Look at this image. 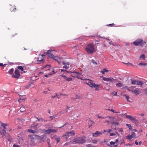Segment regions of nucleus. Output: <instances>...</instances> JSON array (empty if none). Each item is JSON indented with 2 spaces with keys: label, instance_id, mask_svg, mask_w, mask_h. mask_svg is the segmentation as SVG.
I'll return each instance as SVG.
<instances>
[{
  "label": "nucleus",
  "instance_id": "1",
  "mask_svg": "<svg viewBox=\"0 0 147 147\" xmlns=\"http://www.w3.org/2000/svg\"><path fill=\"white\" fill-rule=\"evenodd\" d=\"M86 49L89 54H91L95 51L94 45L92 44L88 45L86 47Z\"/></svg>",
  "mask_w": 147,
  "mask_h": 147
},
{
  "label": "nucleus",
  "instance_id": "2",
  "mask_svg": "<svg viewBox=\"0 0 147 147\" xmlns=\"http://www.w3.org/2000/svg\"><path fill=\"white\" fill-rule=\"evenodd\" d=\"M53 51V50H49L47 52H45V53H46L48 54L49 57L53 58L55 60H57V61L59 64L60 62L59 61H58V60L59 59H60V58H59L58 57H57V56H54L53 54H51V52Z\"/></svg>",
  "mask_w": 147,
  "mask_h": 147
},
{
  "label": "nucleus",
  "instance_id": "3",
  "mask_svg": "<svg viewBox=\"0 0 147 147\" xmlns=\"http://www.w3.org/2000/svg\"><path fill=\"white\" fill-rule=\"evenodd\" d=\"M85 141V140L83 137H79L75 138L74 139L73 142L76 143L82 144Z\"/></svg>",
  "mask_w": 147,
  "mask_h": 147
},
{
  "label": "nucleus",
  "instance_id": "4",
  "mask_svg": "<svg viewBox=\"0 0 147 147\" xmlns=\"http://www.w3.org/2000/svg\"><path fill=\"white\" fill-rule=\"evenodd\" d=\"M72 73V72L71 71H67L66 69H61V72L60 73V76L61 75L63 74L66 77L67 76L70 75L71 76V74H70Z\"/></svg>",
  "mask_w": 147,
  "mask_h": 147
},
{
  "label": "nucleus",
  "instance_id": "5",
  "mask_svg": "<svg viewBox=\"0 0 147 147\" xmlns=\"http://www.w3.org/2000/svg\"><path fill=\"white\" fill-rule=\"evenodd\" d=\"M75 135V133L74 131L72 130L70 132H66L65 133V135L63 136H65V138H66V140H67V139L69 137L72 136H74Z\"/></svg>",
  "mask_w": 147,
  "mask_h": 147
},
{
  "label": "nucleus",
  "instance_id": "6",
  "mask_svg": "<svg viewBox=\"0 0 147 147\" xmlns=\"http://www.w3.org/2000/svg\"><path fill=\"white\" fill-rule=\"evenodd\" d=\"M126 117L127 118H128L131 121H132L133 123L136 124L138 123V120L135 119L131 115H126Z\"/></svg>",
  "mask_w": 147,
  "mask_h": 147
},
{
  "label": "nucleus",
  "instance_id": "7",
  "mask_svg": "<svg viewBox=\"0 0 147 147\" xmlns=\"http://www.w3.org/2000/svg\"><path fill=\"white\" fill-rule=\"evenodd\" d=\"M14 74L15 75H13L12 77L15 78H18L20 76L19 71L18 69H16L15 71Z\"/></svg>",
  "mask_w": 147,
  "mask_h": 147
},
{
  "label": "nucleus",
  "instance_id": "8",
  "mask_svg": "<svg viewBox=\"0 0 147 147\" xmlns=\"http://www.w3.org/2000/svg\"><path fill=\"white\" fill-rule=\"evenodd\" d=\"M143 40L142 39H138L133 42V44L135 46H138L142 42Z\"/></svg>",
  "mask_w": 147,
  "mask_h": 147
},
{
  "label": "nucleus",
  "instance_id": "9",
  "mask_svg": "<svg viewBox=\"0 0 147 147\" xmlns=\"http://www.w3.org/2000/svg\"><path fill=\"white\" fill-rule=\"evenodd\" d=\"M0 133L1 134V135L2 136V137L3 139L6 138L7 134L6 131L5 129H3L2 131H0Z\"/></svg>",
  "mask_w": 147,
  "mask_h": 147
},
{
  "label": "nucleus",
  "instance_id": "10",
  "mask_svg": "<svg viewBox=\"0 0 147 147\" xmlns=\"http://www.w3.org/2000/svg\"><path fill=\"white\" fill-rule=\"evenodd\" d=\"M137 137L135 134V133L134 132H133L132 134L130 135L127 136H126V138L131 140L132 138H135Z\"/></svg>",
  "mask_w": 147,
  "mask_h": 147
},
{
  "label": "nucleus",
  "instance_id": "11",
  "mask_svg": "<svg viewBox=\"0 0 147 147\" xmlns=\"http://www.w3.org/2000/svg\"><path fill=\"white\" fill-rule=\"evenodd\" d=\"M101 77L102 78L103 80L105 81L113 82L114 80V79L113 78H106L103 76H102Z\"/></svg>",
  "mask_w": 147,
  "mask_h": 147
},
{
  "label": "nucleus",
  "instance_id": "12",
  "mask_svg": "<svg viewBox=\"0 0 147 147\" xmlns=\"http://www.w3.org/2000/svg\"><path fill=\"white\" fill-rule=\"evenodd\" d=\"M102 134V132L98 131H96L95 133H92L93 136L95 137H97Z\"/></svg>",
  "mask_w": 147,
  "mask_h": 147
},
{
  "label": "nucleus",
  "instance_id": "13",
  "mask_svg": "<svg viewBox=\"0 0 147 147\" xmlns=\"http://www.w3.org/2000/svg\"><path fill=\"white\" fill-rule=\"evenodd\" d=\"M61 76L64 78V79L68 81H71L72 80V78H67L65 76L63 75H61Z\"/></svg>",
  "mask_w": 147,
  "mask_h": 147
},
{
  "label": "nucleus",
  "instance_id": "14",
  "mask_svg": "<svg viewBox=\"0 0 147 147\" xmlns=\"http://www.w3.org/2000/svg\"><path fill=\"white\" fill-rule=\"evenodd\" d=\"M45 56V55H40L39 57L38 58V62L37 63H40L39 62L42 61L43 60V56Z\"/></svg>",
  "mask_w": 147,
  "mask_h": 147
},
{
  "label": "nucleus",
  "instance_id": "15",
  "mask_svg": "<svg viewBox=\"0 0 147 147\" xmlns=\"http://www.w3.org/2000/svg\"><path fill=\"white\" fill-rule=\"evenodd\" d=\"M119 124V122L115 121H113V122L112 125L111 126V128L113 129H116V128H114V125H118Z\"/></svg>",
  "mask_w": 147,
  "mask_h": 147
},
{
  "label": "nucleus",
  "instance_id": "16",
  "mask_svg": "<svg viewBox=\"0 0 147 147\" xmlns=\"http://www.w3.org/2000/svg\"><path fill=\"white\" fill-rule=\"evenodd\" d=\"M6 137L7 138L8 140L10 142L12 141V138L10 136L9 134H7Z\"/></svg>",
  "mask_w": 147,
  "mask_h": 147
},
{
  "label": "nucleus",
  "instance_id": "17",
  "mask_svg": "<svg viewBox=\"0 0 147 147\" xmlns=\"http://www.w3.org/2000/svg\"><path fill=\"white\" fill-rule=\"evenodd\" d=\"M116 143L115 142L111 141L110 142V144H109L108 145L111 147L112 145H113V146L114 147H116L117 146V144L115 145Z\"/></svg>",
  "mask_w": 147,
  "mask_h": 147
},
{
  "label": "nucleus",
  "instance_id": "18",
  "mask_svg": "<svg viewBox=\"0 0 147 147\" xmlns=\"http://www.w3.org/2000/svg\"><path fill=\"white\" fill-rule=\"evenodd\" d=\"M133 92L134 93L137 94L140 93L139 89L138 88H136Z\"/></svg>",
  "mask_w": 147,
  "mask_h": 147
},
{
  "label": "nucleus",
  "instance_id": "19",
  "mask_svg": "<svg viewBox=\"0 0 147 147\" xmlns=\"http://www.w3.org/2000/svg\"><path fill=\"white\" fill-rule=\"evenodd\" d=\"M72 73H75L76 74L78 75L79 76H84L83 74H82V72H79L73 71L72 72Z\"/></svg>",
  "mask_w": 147,
  "mask_h": 147
},
{
  "label": "nucleus",
  "instance_id": "20",
  "mask_svg": "<svg viewBox=\"0 0 147 147\" xmlns=\"http://www.w3.org/2000/svg\"><path fill=\"white\" fill-rule=\"evenodd\" d=\"M28 131L30 133L34 134L37 132V131L35 130H32L30 129H28Z\"/></svg>",
  "mask_w": 147,
  "mask_h": 147
},
{
  "label": "nucleus",
  "instance_id": "21",
  "mask_svg": "<svg viewBox=\"0 0 147 147\" xmlns=\"http://www.w3.org/2000/svg\"><path fill=\"white\" fill-rule=\"evenodd\" d=\"M108 71L107 69L104 68L103 69L102 71H101V72L102 74H105V72H107Z\"/></svg>",
  "mask_w": 147,
  "mask_h": 147
},
{
  "label": "nucleus",
  "instance_id": "22",
  "mask_svg": "<svg viewBox=\"0 0 147 147\" xmlns=\"http://www.w3.org/2000/svg\"><path fill=\"white\" fill-rule=\"evenodd\" d=\"M94 83H92L91 82H88L87 84L90 87H93V85Z\"/></svg>",
  "mask_w": 147,
  "mask_h": 147
},
{
  "label": "nucleus",
  "instance_id": "23",
  "mask_svg": "<svg viewBox=\"0 0 147 147\" xmlns=\"http://www.w3.org/2000/svg\"><path fill=\"white\" fill-rule=\"evenodd\" d=\"M145 58V55L142 54L141 55L140 57V59H144Z\"/></svg>",
  "mask_w": 147,
  "mask_h": 147
},
{
  "label": "nucleus",
  "instance_id": "24",
  "mask_svg": "<svg viewBox=\"0 0 147 147\" xmlns=\"http://www.w3.org/2000/svg\"><path fill=\"white\" fill-rule=\"evenodd\" d=\"M20 112H24L25 111V108L23 106L20 107Z\"/></svg>",
  "mask_w": 147,
  "mask_h": 147
},
{
  "label": "nucleus",
  "instance_id": "25",
  "mask_svg": "<svg viewBox=\"0 0 147 147\" xmlns=\"http://www.w3.org/2000/svg\"><path fill=\"white\" fill-rule=\"evenodd\" d=\"M44 132L45 134L50 133V129H48L47 130H44Z\"/></svg>",
  "mask_w": 147,
  "mask_h": 147
},
{
  "label": "nucleus",
  "instance_id": "26",
  "mask_svg": "<svg viewBox=\"0 0 147 147\" xmlns=\"http://www.w3.org/2000/svg\"><path fill=\"white\" fill-rule=\"evenodd\" d=\"M18 68L20 70L23 71L24 70V68L22 66H19L18 67Z\"/></svg>",
  "mask_w": 147,
  "mask_h": 147
},
{
  "label": "nucleus",
  "instance_id": "27",
  "mask_svg": "<svg viewBox=\"0 0 147 147\" xmlns=\"http://www.w3.org/2000/svg\"><path fill=\"white\" fill-rule=\"evenodd\" d=\"M137 85H143V83L142 82V81H137Z\"/></svg>",
  "mask_w": 147,
  "mask_h": 147
},
{
  "label": "nucleus",
  "instance_id": "28",
  "mask_svg": "<svg viewBox=\"0 0 147 147\" xmlns=\"http://www.w3.org/2000/svg\"><path fill=\"white\" fill-rule=\"evenodd\" d=\"M99 85L98 84H95L94 83L93 85V87L96 88V89L98 88Z\"/></svg>",
  "mask_w": 147,
  "mask_h": 147
},
{
  "label": "nucleus",
  "instance_id": "29",
  "mask_svg": "<svg viewBox=\"0 0 147 147\" xmlns=\"http://www.w3.org/2000/svg\"><path fill=\"white\" fill-rule=\"evenodd\" d=\"M116 85L119 87H121L123 85L121 83L119 82L116 84Z\"/></svg>",
  "mask_w": 147,
  "mask_h": 147
},
{
  "label": "nucleus",
  "instance_id": "30",
  "mask_svg": "<svg viewBox=\"0 0 147 147\" xmlns=\"http://www.w3.org/2000/svg\"><path fill=\"white\" fill-rule=\"evenodd\" d=\"M57 131V130L50 129V133L52 132L55 133Z\"/></svg>",
  "mask_w": 147,
  "mask_h": 147
},
{
  "label": "nucleus",
  "instance_id": "31",
  "mask_svg": "<svg viewBox=\"0 0 147 147\" xmlns=\"http://www.w3.org/2000/svg\"><path fill=\"white\" fill-rule=\"evenodd\" d=\"M126 125L129 127V130H131L132 129V127L131 124H127Z\"/></svg>",
  "mask_w": 147,
  "mask_h": 147
},
{
  "label": "nucleus",
  "instance_id": "32",
  "mask_svg": "<svg viewBox=\"0 0 147 147\" xmlns=\"http://www.w3.org/2000/svg\"><path fill=\"white\" fill-rule=\"evenodd\" d=\"M36 118L38 120L36 121V122H37L38 121H42L43 120V119L42 118H41L40 119H38L37 117H34L32 118Z\"/></svg>",
  "mask_w": 147,
  "mask_h": 147
},
{
  "label": "nucleus",
  "instance_id": "33",
  "mask_svg": "<svg viewBox=\"0 0 147 147\" xmlns=\"http://www.w3.org/2000/svg\"><path fill=\"white\" fill-rule=\"evenodd\" d=\"M63 67L64 68H65V69H68L69 68V65H64Z\"/></svg>",
  "mask_w": 147,
  "mask_h": 147
},
{
  "label": "nucleus",
  "instance_id": "34",
  "mask_svg": "<svg viewBox=\"0 0 147 147\" xmlns=\"http://www.w3.org/2000/svg\"><path fill=\"white\" fill-rule=\"evenodd\" d=\"M63 65H69V63L68 62H66L65 61H63L62 62Z\"/></svg>",
  "mask_w": 147,
  "mask_h": 147
},
{
  "label": "nucleus",
  "instance_id": "35",
  "mask_svg": "<svg viewBox=\"0 0 147 147\" xmlns=\"http://www.w3.org/2000/svg\"><path fill=\"white\" fill-rule=\"evenodd\" d=\"M14 71V69H11L8 71V73L10 74H11Z\"/></svg>",
  "mask_w": 147,
  "mask_h": 147
},
{
  "label": "nucleus",
  "instance_id": "36",
  "mask_svg": "<svg viewBox=\"0 0 147 147\" xmlns=\"http://www.w3.org/2000/svg\"><path fill=\"white\" fill-rule=\"evenodd\" d=\"M131 81V83L134 84H135L136 83V82H137V81L135 80L132 79Z\"/></svg>",
  "mask_w": 147,
  "mask_h": 147
},
{
  "label": "nucleus",
  "instance_id": "37",
  "mask_svg": "<svg viewBox=\"0 0 147 147\" xmlns=\"http://www.w3.org/2000/svg\"><path fill=\"white\" fill-rule=\"evenodd\" d=\"M138 65H144V66H146L147 65V63H140Z\"/></svg>",
  "mask_w": 147,
  "mask_h": 147
},
{
  "label": "nucleus",
  "instance_id": "38",
  "mask_svg": "<svg viewBox=\"0 0 147 147\" xmlns=\"http://www.w3.org/2000/svg\"><path fill=\"white\" fill-rule=\"evenodd\" d=\"M84 80L86 82L85 83L87 84V83L89 82V81H91V80L88 79H85Z\"/></svg>",
  "mask_w": 147,
  "mask_h": 147
},
{
  "label": "nucleus",
  "instance_id": "39",
  "mask_svg": "<svg viewBox=\"0 0 147 147\" xmlns=\"http://www.w3.org/2000/svg\"><path fill=\"white\" fill-rule=\"evenodd\" d=\"M41 124L40 123H38L36 126V128H38L40 127L41 126Z\"/></svg>",
  "mask_w": 147,
  "mask_h": 147
},
{
  "label": "nucleus",
  "instance_id": "40",
  "mask_svg": "<svg viewBox=\"0 0 147 147\" xmlns=\"http://www.w3.org/2000/svg\"><path fill=\"white\" fill-rule=\"evenodd\" d=\"M91 62L93 64H94L95 65H96L97 64V63L94 60H91Z\"/></svg>",
  "mask_w": 147,
  "mask_h": 147
},
{
  "label": "nucleus",
  "instance_id": "41",
  "mask_svg": "<svg viewBox=\"0 0 147 147\" xmlns=\"http://www.w3.org/2000/svg\"><path fill=\"white\" fill-rule=\"evenodd\" d=\"M125 98H126L127 100L128 101H129V102H130L129 100V96H127V95H124Z\"/></svg>",
  "mask_w": 147,
  "mask_h": 147
},
{
  "label": "nucleus",
  "instance_id": "42",
  "mask_svg": "<svg viewBox=\"0 0 147 147\" xmlns=\"http://www.w3.org/2000/svg\"><path fill=\"white\" fill-rule=\"evenodd\" d=\"M97 140H93L92 141V142L93 143H95V144L97 142Z\"/></svg>",
  "mask_w": 147,
  "mask_h": 147
},
{
  "label": "nucleus",
  "instance_id": "43",
  "mask_svg": "<svg viewBox=\"0 0 147 147\" xmlns=\"http://www.w3.org/2000/svg\"><path fill=\"white\" fill-rule=\"evenodd\" d=\"M142 121L143 122H144L146 124H147V121L145 119H143Z\"/></svg>",
  "mask_w": 147,
  "mask_h": 147
},
{
  "label": "nucleus",
  "instance_id": "44",
  "mask_svg": "<svg viewBox=\"0 0 147 147\" xmlns=\"http://www.w3.org/2000/svg\"><path fill=\"white\" fill-rule=\"evenodd\" d=\"M56 97H58V95H57V93H55V95L54 96H52V97L53 98H55Z\"/></svg>",
  "mask_w": 147,
  "mask_h": 147
},
{
  "label": "nucleus",
  "instance_id": "45",
  "mask_svg": "<svg viewBox=\"0 0 147 147\" xmlns=\"http://www.w3.org/2000/svg\"><path fill=\"white\" fill-rule=\"evenodd\" d=\"M13 147H19V146L18 145L14 144L13 146Z\"/></svg>",
  "mask_w": 147,
  "mask_h": 147
},
{
  "label": "nucleus",
  "instance_id": "46",
  "mask_svg": "<svg viewBox=\"0 0 147 147\" xmlns=\"http://www.w3.org/2000/svg\"><path fill=\"white\" fill-rule=\"evenodd\" d=\"M87 146L88 147H96V146H92L90 144H88Z\"/></svg>",
  "mask_w": 147,
  "mask_h": 147
},
{
  "label": "nucleus",
  "instance_id": "47",
  "mask_svg": "<svg viewBox=\"0 0 147 147\" xmlns=\"http://www.w3.org/2000/svg\"><path fill=\"white\" fill-rule=\"evenodd\" d=\"M110 135L111 136H112L115 135V134L113 133H111L110 134Z\"/></svg>",
  "mask_w": 147,
  "mask_h": 147
},
{
  "label": "nucleus",
  "instance_id": "48",
  "mask_svg": "<svg viewBox=\"0 0 147 147\" xmlns=\"http://www.w3.org/2000/svg\"><path fill=\"white\" fill-rule=\"evenodd\" d=\"M58 137H59L58 136V137L56 136H54L55 138V139L56 140H58Z\"/></svg>",
  "mask_w": 147,
  "mask_h": 147
},
{
  "label": "nucleus",
  "instance_id": "49",
  "mask_svg": "<svg viewBox=\"0 0 147 147\" xmlns=\"http://www.w3.org/2000/svg\"><path fill=\"white\" fill-rule=\"evenodd\" d=\"M60 138L59 137H58V140H57V143H58L59 142Z\"/></svg>",
  "mask_w": 147,
  "mask_h": 147
},
{
  "label": "nucleus",
  "instance_id": "50",
  "mask_svg": "<svg viewBox=\"0 0 147 147\" xmlns=\"http://www.w3.org/2000/svg\"><path fill=\"white\" fill-rule=\"evenodd\" d=\"M54 73L53 74H55V69H53L52 71ZM53 74H50V75H52Z\"/></svg>",
  "mask_w": 147,
  "mask_h": 147
},
{
  "label": "nucleus",
  "instance_id": "51",
  "mask_svg": "<svg viewBox=\"0 0 147 147\" xmlns=\"http://www.w3.org/2000/svg\"><path fill=\"white\" fill-rule=\"evenodd\" d=\"M108 110L110 111H112V112H114V110L113 109H108Z\"/></svg>",
  "mask_w": 147,
  "mask_h": 147
},
{
  "label": "nucleus",
  "instance_id": "52",
  "mask_svg": "<svg viewBox=\"0 0 147 147\" xmlns=\"http://www.w3.org/2000/svg\"><path fill=\"white\" fill-rule=\"evenodd\" d=\"M118 130L120 132H122L123 131V130L121 129H118Z\"/></svg>",
  "mask_w": 147,
  "mask_h": 147
},
{
  "label": "nucleus",
  "instance_id": "53",
  "mask_svg": "<svg viewBox=\"0 0 147 147\" xmlns=\"http://www.w3.org/2000/svg\"><path fill=\"white\" fill-rule=\"evenodd\" d=\"M135 144L136 145H138V142L136 140L135 141Z\"/></svg>",
  "mask_w": 147,
  "mask_h": 147
},
{
  "label": "nucleus",
  "instance_id": "54",
  "mask_svg": "<svg viewBox=\"0 0 147 147\" xmlns=\"http://www.w3.org/2000/svg\"><path fill=\"white\" fill-rule=\"evenodd\" d=\"M112 131V130L111 129H109L108 130V132L109 133H110L111 132V131Z\"/></svg>",
  "mask_w": 147,
  "mask_h": 147
},
{
  "label": "nucleus",
  "instance_id": "55",
  "mask_svg": "<svg viewBox=\"0 0 147 147\" xmlns=\"http://www.w3.org/2000/svg\"><path fill=\"white\" fill-rule=\"evenodd\" d=\"M109 44H110V45H115L113 44L112 43V42H109Z\"/></svg>",
  "mask_w": 147,
  "mask_h": 147
},
{
  "label": "nucleus",
  "instance_id": "56",
  "mask_svg": "<svg viewBox=\"0 0 147 147\" xmlns=\"http://www.w3.org/2000/svg\"><path fill=\"white\" fill-rule=\"evenodd\" d=\"M69 108H70V107L68 106H67V109H69Z\"/></svg>",
  "mask_w": 147,
  "mask_h": 147
},
{
  "label": "nucleus",
  "instance_id": "57",
  "mask_svg": "<svg viewBox=\"0 0 147 147\" xmlns=\"http://www.w3.org/2000/svg\"><path fill=\"white\" fill-rule=\"evenodd\" d=\"M118 139H116V140L115 141V142L116 143H117L118 142Z\"/></svg>",
  "mask_w": 147,
  "mask_h": 147
},
{
  "label": "nucleus",
  "instance_id": "58",
  "mask_svg": "<svg viewBox=\"0 0 147 147\" xmlns=\"http://www.w3.org/2000/svg\"><path fill=\"white\" fill-rule=\"evenodd\" d=\"M114 96H117V92H115V93L114 94Z\"/></svg>",
  "mask_w": 147,
  "mask_h": 147
},
{
  "label": "nucleus",
  "instance_id": "59",
  "mask_svg": "<svg viewBox=\"0 0 147 147\" xmlns=\"http://www.w3.org/2000/svg\"><path fill=\"white\" fill-rule=\"evenodd\" d=\"M97 116L98 117V118H101L102 117H101L99 116V115H97Z\"/></svg>",
  "mask_w": 147,
  "mask_h": 147
},
{
  "label": "nucleus",
  "instance_id": "60",
  "mask_svg": "<svg viewBox=\"0 0 147 147\" xmlns=\"http://www.w3.org/2000/svg\"><path fill=\"white\" fill-rule=\"evenodd\" d=\"M16 9L15 8V9H14L13 10V11H14V12H15V11H16Z\"/></svg>",
  "mask_w": 147,
  "mask_h": 147
},
{
  "label": "nucleus",
  "instance_id": "61",
  "mask_svg": "<svg viewBox=\"0 0 147 147\" xmlns=\"http://www.w3.org/2000/svg\"><path fill=\"white\" fill-rule=\"evenodd\" d=\"M133 132H134L135 131H137L136 130V129H134L133 130Z\"/></svg>",
  "mask_w": 147,
  "mask_h": 147
},
{
  "label": "nucleus",
  "instance_id": "62",
  "mask_svg": "<svg viewBox=\"0 0 147 147\" xmlns=\"http://www.w3.org/2000/svg\"><path fill=\"white\" fill-rule=\"evenodd\" d=\"M47 143H48V144L49 145H50V142L49 141H48Z\"/></svg>",
  "mask_w": 147,
  "mask_h": 147
},
{
  "label": "nucleus",
  "instance_id": "63",
  "mask_svg": "<svg viewBox=\"0 0 147 147\" xmlns=\"http://www.w3.org/2000/svg\"><path fill=\"white\" fill-rule=\"evenodd\" d=\"M68 144V143H66L64 145L65 146H67Z\"/></svg>",
  "mask_w": 147,
  "mask_h": 147
},
{
  "label": "nucleus",
  "instance_id": "64",
  "mask_svg": "<svg viewBox=\"0 0 147 147\" xmlns=\"http://www.w3.org/2000/svg\"><path fill=\"white\" fill-rule=\"evenodd\" d=\"M45 76L47 77H49V76L47 75H45Z\"/></svg>",
  "mask_w": 147,
  "mask_h": 147
}]
</instances>
